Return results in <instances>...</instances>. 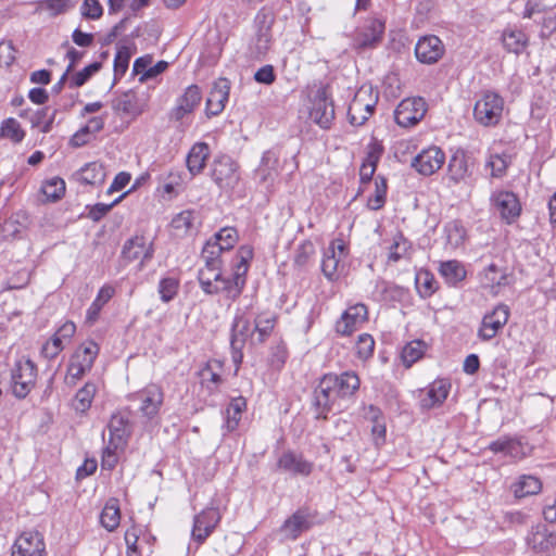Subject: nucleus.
I'll return each mask as SVG.
<instances>
[{"label": "nucleus", "instance_id": "obj_1", "mask_svg": "<svg viewBox=\"0 0 556 556\" xmlns=\"http://www.w3.org/2000/svg\"><path fill=\"white\" fill-rule=\"evenodd\" d=\"M253 258V248L251 245H241L236 254V263L230 278L222 276L219 283L216 285L217 293H224L230 300H237L243 291L247 282V274L250 267V261Z\"/></svg>", "mask_w": 556, "mask_h": 556}, {"label": "nucleus", "instance_id": "obj_2", "mask_svg": "<svg viewBox=\"0 0 556 556\" xmlns=\"http://www.w3.org/2000/svg\"><path fill=\"white\" fill-rule=\"evenodd\" d=\"M275 15L267 9H261L254 17L255 35L250 42V54L255 59L264 58L273 45V25Z\"/></svg>", "mask_w": 556, "mask_h": 556}, {"label": "nucleus", "instance_id": "obj_3", "mask_svg": "<svg viewBox=\"0 0 556 556\" xmlns=\"http://www.w3.org/2000/svg\"><path fill=\"white\" fill-rule=\"evenodd\" d=\"M99 354V346L94 341L81 343L72 355L64 381L67 386H75L83 376L89 371Z\"/></svg>", "mask_w": 556, "mask_h": 556}, {"label": "nucleus", "instance_id": "obj_4", "mask_svg": "<svg viewBox=\"0 0 556 556\" xmlns=\"http://www.w3.org/2000/svg\"><path fill=\"white\" fill-rule=\"evenodd\" d=\"M526 545L536 556H553L556 551V530L551 525L539 522L529 529Z\"/></svg>", "mask_w": 556, "mask_h": 556}, {"label": "nucleus", "instance_id": "obj_5", "mask_svg": "<svg viewBox=\"0 0 556 556\" xmlns=\"http://www.w3.org/2000/svg\"><path fill=\"white\" fill-rule=\"evenodd\" d=\"M503 109V98L493 91H485L475 104L473 116L482 126H494L500 122Z\"/></svg>", "mask_w": 556, "mask_h": 556}, {"label": "nucleus", "instance_id": "obj_6", "mask_svg": "<svg viewBox=\"0 0 556 556\" xmlns=\"http://www.w3.org/2000/svg\"><path fill=\"white\" fill-rule=\"evenodd\" d=\"M154 254L153 241L142 235H136L125 241L121 257L126 264L138 262V270L144 268Z\"/></svg>", "mask_w": 556, "mask_h": 556}, {"label": "nucleus", "instance_id": "obj_7", "mask_svg": "<svg viewBox=\"0 0 556 556\" xmlns=\"http://www.w3.org/2000/svg\"><path fill=\"white\" fill-rule=\"evenodd\" d=\"M37 368L29 358L18 359L11 371V389L18 399H24L35 386Z\"/></svg>", "mask_w": 556, "mask_h": 556}, {"label": "nucleus", "instance_id": "obj_8", "mask_svg": "<svg viewBox=\"0 0 556 556\" xmlns=\"http://www.w3.org/2000/svg\"><path fill=\"white\" fill-rule=\"evenodd\" d=\"M212 178L222 189H235L240 180L239 164L228 155L215 159L212 165Z\"/></svg>", "mask_w": 556, "mask_h": 556}, {"label": "nucleus", "instance_id": "obj_9", "mask_svg": "<svg viewBox=\"0 0 556 556\" xmlns=\"http://www.w3.org/2000/svg\"><path fill=\"white\" fill-rule=\"evenodd\" d=\"M311 119L324 129L330 128L334 119V106L326 87H319L312 99Z\"/></svg>", "mask_w": 556, "mask_h": 556}, {"label": "nucleus", "instance_id": "obj_10", "mask_svg": "<svg viewBox=\"0 0 556 556\" xmlns=\"http://www.w3.org/2000/svg\"><path fill=\"white\" fill-rule=\"evenodd\" d=\"M491 206L500 214L508 225L516 222L521 213V204L518 197L508 190H495L490 197Z\"/></svg>", "mask_w": 556, "mask_h": 556}, {"label": "nucleus", "instance_id": "obj_11", "mask_svg": "<svg viewBox=\"0 0 556 556\" xmlns=\"http://www.w3.org/2000/svg\"><path fill=\"white\" fill-rule=\"evenodd\" d=\"M135 399L139 402L138 410L142 417L151 421L157 419L164 402V392L160 386H147L135 394Z\"/></svg>", "mask_w": 556, "mask_h": 556}, {"label": "nucleus", "instance_id": "obj_12", "mask_svg": "<svg viewBox=\"0 0 556 556\" xmlns=\"http://www.w3.org/2000/svg\"><path fill=\"white\" fill-rule=\"evenodd\" d=\"M446 160L444 151L438 146L422 149L412 160V167L422 176H431L442 168Z\"/></svg>", "mask_w": 556, "mask_h": 556}, {"label": "nucleus", "instance_id": "obj_13", "mask_svg": "<svg viewBox=\"0 0 556 556\" xmlns=\"http://www.w3.org/2000/svg\"><path fill=\"white\" fill-rule=\"evenodd\" d=\"M426 112V102L422 98H407L396 106L394 119L401 127H410L419 123Z\"/></svg>", "mask_w": 556, "mask_h": 556}, {"label": "nucleus", "instance_id": "obj_14", "mask_svg": "<svg viewBox=\"0 0 556 556\" xmlns=\"http://www.w3.org/2000/svg\"><path fill=\"white\" fill-rule=\"evenodd\" d=\"M384 24L378 18L367 20L355 30L352 47L355 50L375 48L382 39Z\"/></svg>", "mask_w": 556, "mask_h": 556}, {"label": "nucleus", "instance_id": "obj_15", "mask_svg": "<svg viewBox=\"0 0 556 556\" xmlns=\"http://www.w3.org/2000/svg\"><path fill=\"white\" fill-rule=\"evenodd\" d=\"M333 386L331 374H327L320 379L314 391V404L318 409V417L326 418V414L331 412L336 406L339 410L341 408V405L338 404L340 399Z\"/></svg>", "mask_w": 556, "mask_h": 556}, {"label": "nucleus", "instance_id": "obj_16", "mask_svg": "<svg viewBox=\"0 0 556 556\" xmlns=\"http://www.w3.org/2000/svg\"><path fill=\"white\" fill-rule=\"evenodd\" d=\"M279 177V154L274 150L263 153L261 163L255 169V180L266 191H273Z\"/></svg>", "mask_w": 556, "mask_h": 556}, {"label": "nucleus", "instance_id": "obj_17", "mask_svg": "<svg viewBox=\"0 0 556 556\" xmlns=\"http://www.w3.org/2000/svg\"><path fill=\"white\" fill-rule=\"evenodd\" d=\"M510 315L509 307L505 304L496 305L492 312L485 314L478 330V337L483 341L493 339L507 324Z\"/></svg>", "mask_w": 556, "mask_h": 556}, {"label": "nucleus", "instance_id": "obj_18", "mask_svg": "<svg viewBox=\"0 0 556 556\" xmlns=\"http://www.w3.org/2000/svg\"><path fill=\"white\" fill-rule=\"evenodd\" d=\"M220 521L219 510L215 507H206L193 518L191 538L198 544H203L212 534Z\"/></svg>", "mask_w": 556, "mask_h": 556}, {"label": "nucleus", "instance_id": "obj_19", "mask_svg": "<svg viewBox=\"0 0 556 556\" xmlns=\"http://www.w3.org/2000/svg\"><path fill=\"white\" fill-rule=\"evenodd\" d=\"M346 254V247L343 240H334L326 249L321 262V270L329 280L339 277L343 269L342 261Z\"/></svg>", "mask_w": 556, "mask_h": 556}, {"label": "nucleus", "instance_id": "obj_20", "mask_svg": "<svg viewBox=\"0 0 556 556\" xmlns=\"http://www.w3.org/2000/svg\"><path fill=\"white\" fill-rule=\"evenodd\" d=\"M248 339H250L253 344H256L255 330L254 328H251V323L249 318L242 315H238L236 316L232 324V334L230 342L231 348L233 350V361L238 364L241 363V349L243 348Z\"/></svg>", "mask_w": 556, "mask_h": 556}, {"label": "nucleus", "instance_id": "obj_21", "mask_svg": "<svg viewBox=\"0 0 556 556\" xmlns=\"http://www.w3.org/2000/svg\"><path fill=\"white\" fill-rule=\"evenodd\" d=\"M202 258L205 262V266L199 270L200 286L206 294H216L217 289L215 287L222 278L220 260L204 251H202Z\"/></svg>", "mask_w": 556, "mask_h": 556}, {"label": "nucleus", "instance_id": "obj_22", "mask_svg": "<svg viewBox=\"0 0 556 556\" xmlns=\"http://www.w3.org/2000/svg\"><path fill=\"white\" fill-rule=\"evenodd\" d=\"M367 318L368 312L364 304L352 305L336 323V331L341 336H351L366 323Z\"/></svg>", "mask_w": 556, "mask_h": 556}, {"label": "nucleus", "instance_id": "obj_23", "mask_svg": "<svg viewBox=\"0 0 556 556\" xmlns=\"http://www.w3.org/2000/svg\"><path fill=\"white\" fill-rule=\"evenodd\" d=\"M277 468L292 476L308 477L313 472L314 464L302 454L286 451L279 456Z\"/></svg>", "mask_w": 556, "mask_h": 556}, {"label": "nucleus", "instance_id": "obj_24", "mask_svg": "<svg viewBox=\"0 0 556 556\" xmlns=\"http://www.w3.org/2000/svg\"><path fill=\"white\" fill-rule=\"evenodd\" d=\"M444 51L442 40L434 35L421 37L415 47V55L424 64L437 63L443 56Z\"/></svg>", "mask_w": 556, "mask_h": 556}, {"label": "nucleus", "instance_id": "obj_25", "mask_svg": "<svg viewBox=\"0 0 556 556\" xmlns=\"http://www.w3.org/2000/svg\"><path fill=\"white\" fill-rule=\"evenodd\" d=\"M202 100V92L199 86L190 85L185 92L177 98L175 106L170 110L169 117L174 121H181L191 114Z\"/></svg>", "mask_w": 556, "mask_h": 556}, {"label": "nucleus", "instance_id": "obj_26", "mask_svg": "<svg viewBox=\"0 0 556 556\" xmlns=\"http://www.w3.org/2000/svg\"><path fill=\"white\" fill-rule=\"evenodd\" d=\"M230 81L226 78L217 79L206 99L205 113L207 117L219 115L228 102Z\"/></svg>", "mask_w": 556, "mask_h": 556}, {"label": "nucleus", "instance_id": "obj_27", "mask_svg": "<svg viewBox=\"0 0 556 556\" xmlns=\"http://www.w3.org/2000/svg\"><path fill=\"white\" fill-rule=\"evenodd\" d=\"M45 542L36 531L23 532L12 546V556H42Z\"/></svg>", "mask_w": 556, "mask_h": 556}, {"label": "nucleus", "instance_id": "obj_28", "mask_svg": "<svg viewBox=\"0 0 556 556\" xmlns=\"http://www.w3.org/2000/svg\"><path fill=\"white\" fill-rule=\"evenodd\" d=\"M238 239V231L235 228L225 227L205 243L202 251L219 258L222 252L232 249Z\"/></svg>", "mask_w": 556, "mask_h": 556}, {"label": "nucleus", "instance_id": "obj_29", "mask_svg": "<svg viewBox=\"0 0 556 556\" xmlns=\"http://www.w3.org/2000/svg\"><path fill=\"white\" fill-rule=\"evenodd\" d=\"M147 108V99L143 94L129 90L117 97L113 101V109L127 115L138 116Z\"/></svg>", "mask_w": 556, "mask_h": 556}, {"label": "nucleus", "instance_id": "obj_30", "mask_svg": "<svg viewBox=\"0 0 556 556\" xmlns=\"http://www.w3.org/2000/svg\"><path fill=\"white\" fill-rule=\"evenodd\" d=\"M451 389V383L447 380L439 379L433 381L424 397L420 400V405L425 409H430L441 405L447 397Z\"/></svg>", "mask_w": 556, "mask_h": 556}, {"label": "nucleus", "instance_id": "obj_31", "mask_svg": "<svg viewBox=\"0 0 556 556\" xmlns=\"http://www.w3.org/2000/svg\"><path fill=\"white\" fill-rule=\"evenodd\" d=\"M331 380L340 400L353 396L361 386V380L354 371H344L340 375L331 374Z\"/></svg>", "mask_w": 556, "mask_h": 556}, {"label": "nucleus", "instance_id": "obj_32", "mask_svg": "<svg viewBox=\"0 0 556 556\" xmlns=\"http://www.w3.org/2000/svg\"><path fill=\"white\" fill-rule=\"evenodd\" d=\"M55 113V111L50 112L48 108L36 111L25 109L21 111L20 116L29 121L33 128H38L41 132L47 134L52 129Z\"/></svg>", "mask_w": 556, "mask_h": 556}, {"label": "nucleus", "instance_id": "obj_33", "mask_svg": "<svg viewBox=\"0 0 556 556\" xmlns=\"http://www.w3.org/2000/svg\"><path fill=\"white\" fill-rule=\"evenodd\" d=\"M471 175L468 159L464 151L455 152L447 164V176L454 184L466 181Z\"/></svg>", "mask_w": 556, "mask_h": 556}, {"label": "nucleus", "instance_id": "obj_34", "mask_svg": "<svg viewBox=\"0 0 556 556\" xmlns=\"http://www.w3.org/2000/svg\"><path fill=\"white\" fill-rule=\"evenodd\" d=\"M363 91H358L349 106V119L354 126L363 125L372 114L375 103L365 102Z\"/></svg>", "mask_w": 556, "mask_h": 556}, {"label": "nucleus", "instance_id": "obj_35", "mask_svg": "<svg viewBox=\"0 0 556 556\" xmlns=\"http://www.w3.org/2000/svg\"><path fill=\"white\" fill-rule=\"evenodd\" d=\"M210 156V148L205 142H197L187 155V167L192 176L200 174Z\"/></svg>", "mask_w": 556, "mask_h": 556}, {"label": "nucleus", "instance_id": "obj_36", "mask_svg": "<svg viewBox=\"0 0 556 556\" xmlns=\"http://www.w3.org/2000/svg\"><path fill=\"white\" fill-rule=\"evenodd\" d=\"M502 43L504 49L516 55L522 53L529 43L528 36L520 29L507 28L502 34Z\"/></svg>", "mask_w": 556, "mask_h": 556}, {"label": "nucleus", "instance_id": "obj_37", "mask_svg": "<svg viewBox=\"0 0 556 556\" xmlns=\"http://www.w3.org/2000/svg\"><path fill=\"white\" fill-rule=\"evenodd\" d=\"M445 247L456 250L462 247L467 238V231L460 220H451L444 226Z\"/></svg>", "mask_w": 556, "mask_h": 556}, {"label": "nucleus", "instance_id": "obj_38", "mask_svg": "<svg viewBox=\"0 0 556 556\" xmlns=\"http://www.w3.org/2000/svg\"><path fill=\"white\" fill-rule=\"evenodd\" d=\"M481 282L483 288L489 289L491 293L496 295L500 288L507 283V275L505 270L498 268L495 264H491L484 269Z\"/></svg>", "mask_w": 556, "mask_h": 556}, {"label": "nucleus", "instance_id": "obj_39", "mask_svg": "<svg viewBox=\"0 0 556 556\" xmlns=\"http://www.w3.org/2000/svg\"><path fill=\"white\" fill-rule=\"evenodd\" d=\"M438 270L444 278L445 282L450 286H456L466 278V269L464 265L456 260L440 262Z\"/></svg>", "mask_w": 556, "mask_h": 556}, {"label": "nucleus", "instance_id": "obj_40", "mask_svg": "<svg viewBox=\"0 0 556 556\" xmlns=\"http://www.w3.org/2000/svg\"><path fill=\"white\" fill-rule=\"evenodd\" d=\"M245 408L247 401L244 397L238 396L230 401L225 412V428L227 432H232L238 428Z\"/></svg>", "mask_w": 556, "mask_h": 556}, {"label": "nucleus", "instance_id": "obj_41", "mask_svg": "<svg viewBox=\"0 0 556 556\" xmlns=\"http://www.w3.org/2000/svg\"><path fill=\"white\" fill-rule=\"evenodd\" d=\"M77 176L78 180L85 185L99 186L104 182L106 173L101 163L90 162L77 173Z\"/></svg>", "mask_w": 556, "mask_h": 556}, {"label": "nucleus", "instance_id": "obj_42", "mask_svg": "<svg viewBox=\"0 0 556 556\" xmlns=\"http://www.w3.org/2000/svg\"><path fill=\"white\" fill-rule=\"evenodd\" d=\"M308 528L309 521L307 515L302 511H296L283 522L281 531L286 533L288 539L295 540Z\"/></svg>", "mask_w": 556, "mask_h": 556}, {"label": "nucleus", "instance_id": "obj_43", "mask_svg": "<svg viewBox=\"0 0 556 556\" xmlns=\"http://www.w3.org/2000/svg\"><path fill=\"white\" fill-rule=\"evenodd\" d=\"M541 489L542 483L540 479L532 475H522L513 484V492L518 498L538 494Z\"/></svg>", "mask_w": 556, "mask_h": 556}, {"label": "nucleus", "instance_id": "obj_44", "mask_svg": "<svg viewBox=\"0 0 556 556\" xmlns=\"http://www.w3.org/2000/svg\"><path fill=\"white\" fill-rule=\"evenodd\" d=\"M100 522L108 531H114L121 522L118 500L110 498L100 515Z\"/></svg>", "mask_w": 556, "mask_h": 556}, {"label": "nucleus", "instance_id": "obj_45", "mask_svg": "<svg viewBox=\"0 0 556 556\" xmlns=\"http://www.w3.org/2000/svg\"><path fill=\"white\" fill-rule=\"evenodd\" d=\"M276 324L273 313L265 312L257 315L254 320L255 342L261 344L271 334Z\"/></svg>", "mask_w": 556, "mask_h": 556}, {"label": "nucleus", "instance_id": "obj_46", "mask_svg": "<svg viewBox=\"0 0 556 556\" xmlns=\"http://www.w3.org/2000/svg\"><path fill=\"white\" fill-rule=\"evenodd\" d=\"M97 393V387L92 382H87L83 388H80L72 403L73 408L78 413L87 412L93 401V397Z\"/></svg>", "mask_w": 556, "mask_h": 556}, {"label": "nucleus", "instance_id": "obj_47", "mask_svg": "<svg viewBox=\"0 0 556 556\" xmlns=\"http://www.w3.org/2000/svg\"><path fill=\"white\" fill-rule=\"evenodd\" d=\"M109 438L117 445L127 444L128 427L127 420L122 415H113L108 425Z\"/></svg>", "mask_w": 556, "mask_h": 556}, {"label": "nucleus", "instance_id": "obj_48", "mask_svg": "<svg viewBox=\"0 0 556 556\" xmlns=\"http://www.w3.org/2000/svg\"><path fill=\"white\" fill-rule=\"evenodd\" d=\"M365 417L372 421L371 433L375 439V443L379 445L384 442L386 439V424L382 418V414L379 408L374 405H369L366 408Z\"/></svg>", "mask_w": 556, "mask_h": 556}, {"label": "nucleus", "instance_id": "obj_49", "mask_svg": "<svg viewBox=\"0 0 556 556\" xmlns=\"http://www.w3.org/2000/svg\"><path fill=\"white\" fill-rule=\"evenodd\" d=\"M417 292L424 299L430 298L438 289V281L428 270H419L415 276Z\"/></svg>", "mask_w": 556, "mask_h": 556}, {"label": "nucleus", "instance_id": "obj_50", "mask_svg": "<svg viewBox=\"0 0 556 556\" xmlns=\"http://www.w3.org/2000/svg\"><path fill=\"white\" fill-rule=\"evenodd\" d=\"M115 289L112 286H103L94 301L87 311V319L91 323L96 321L101 308L113 298Z\"/></svg>", "mask_w": 556, "mask_h": 556}, {"label": "nucleus", "instance_id": "obj_51", "mask_svg": "<svg viewBox=\"0 0 556 556\" xmlns=\"http://www.w3.org/2000/svg\"><path fill=\"white\" fill-rule=\"evenodd\" d=\"M410 248V242L402 233L397 232L389 248L388 261L396 263L402 258L408 257Z\"/></svg>", "mask_w": 556, "mask_h": 556}, {"label": "nucleus", "instance_id": "obj_52", "mask_svg": "<svg viewBox=\"0 0 556 556\" xmlns=\"http://www.w3.org/2000/svg\"><path fill=\"white\" fill-rule=\"evenodd\" d=\"M25 137V131L22 129L20 123L10 117L4 119L0 126V138L10 139L14 143L21 142Z\"/></svg>", "mask_w": 556, "mask_h": 556}, {"label": "nucleus", "instance_id": "obj_53", "mask_svg": "<svg viewBox=\"0 0 556 556\" xmlns=\"http://www.w3.org/2000/svg\"><path fill=\"white\" fill-rule=\"evenodd\" d=\"M426 344L420 340L407 343L402 351V359L406 367H410L420 359L425 353Z\"/></svg>", "mask_w": 556, "mask_h": 556}, {"label": "nucleus", "instance_id": "obj_54", "mask_svg": "<svg viewBox=\"0 0 556 556\" xmlns=\"http://www.w3.org/2000/svg\"><path fill=\"white\" fill-rule=\"evenodd\" d=\"M41 191L48 201L55 202L64 195L65 182L62 178L53 177L42 185Z\"/></svg>", "mask_w": 556, "mask_h": 556}, {"label": "nucleus", "instance_id": "obj_55", "mask_svg": "<svg viewBox=\"0 0 556 556\" xmlns=\"http://www.w3.org/2000/svg\"><path fill=\"white\" fill-rule=\"evenodd\" d=\"M195 220V212L186 210L177 214L172 219V227L177 231L178 235H185L192 229Z\"/></svg>", "mask_w": 556, "mask_h": 556}, {"label": "nucleus", "instance_id": "obj_56", "mask_svg": "<svg viewBox=\"0 0 556 556\" xmlns=\"http://www.w3.org/2000/svg\"><path fill=\"white\" fill-rule=\"evenodd\" d=\"M374 350V338L368 333L359 334L355 344V352L357 357L362 361H366L372 356Z\"/></svg>", "mask_w": 556, "mask_h": 556}, {"label": "nucleus", "instance_id": "obj_57", "mask_svg": "<svg viewBox=\"0 0 556 556\" xmlns=\"http://www.w3.org/2000/svg\"><path fill=\"white\" fill-rule=\"evenodd\" d=\"M100 67H101V64L99 62H93V63L89 64L88 66H86L81 71L77 72L76 74H74L71 77V79L68 81V86L71 88L81 87L89 80V78L93 74H96L100 70Z\"/></svg>", "mask_w": 556, "mask_h": 556}, {"label": "nucleus", "instance_id": "obj_58", "mask_svg": "<svg viewBox=\"0 0 556 556\" xmlns=\"http://www.w3.org/2000/svg\"><path fill=\"white\" fill-rule=\"evenodd\" d=\"M178 288V279L174 277H165L161 279L159 283V293L161 295V300L166 303L172 301L176 296Z\"/></svg>", "mask_w": 556, "mask_h": 556}, {"label": "nucleus", "instance_id": "obj_59", "mask_svg": "<svg viewBox=\"0 0 556 556\" xmlns=\"http://www.w3.org/2000/svg\"><path fill=\"white\" fill-rule=\"evenodd\" d=\"M508 163L506 154H492L486 162V166L491 168L492 177L500 178L506 173Z\"/></svg>", "mask_w": 556, "mask_h": 556}, {"label": "nucleus", "instance_id": "obj_60", "mask_svg": "<svg viewBox=\"0 0 556 556\" xmlns=\"http://www.w3.org/2000/svg\"><path fill=\"white\" fill-rule=\"evenodd\" d=\"M131 58V51L128 47H119L114 59V73L116 76H123L128 68Z\"/></svg>", "mask_w": 556, "mask_h": 556}, {"label": "nucleus", "instance_id": "obj_61", "mask_svg": "<svg viewBox=\"0 0 556 556\" xmlns=\"http://www.w3.org/2000/svg\"><path fill=\"white\" fill-rule=\"evenodd\" d=\"M387 194V182L383 178L380 179V182L376 180V191L375 194L368 198L367 205L370 210L377 211L380 210L386 202Z\"/></svg>", "mask_w": 556, "mask_h": 556}, {"label": "nucleus", "instance_id": "obj_62", "mask_svg": "<svg viewBox=\"0 0 556 556\" xmlns=\"http://www.w3.org/2000/svg\"><path fill=\"white\" fill-rule=\"evenodd\" d=\"M384 148L380 141L377 139H372L366 147V157L364 160L365 163L377 167L379 160L383 154Z\"/></svg>", "mask_w": 556, "mask_h": 556}, {"label": "nucleus", "instance_id": "obj_63", "mask_svg": "<svg viewBox=\"0 0 556 556\" xmlns=\"http://www.w3.org/2000/svg\"><path fill=\"white\" fill-rule=\"evenodd\" d=\"M80 13L85 18L99 20L103 14V8L99 0H84Z\"/></svg>", "mask_w": 556, "mask_h": 556}, {"label": "nucleus", "instance_id": "obj_64", "mask_svg": "<svg viewBox=\"0 0 556 556\" xmlns=\"http://www.w3.org/2000/svg\"><path fill=\"white\" fill-rule=\"evenodd\" d=\"M77 0H46L43 8L51 12L52 15H58L66 12L74 8Z\"/></svg>", "mask_w": 556, "mask_h": 556}]
</instances>
